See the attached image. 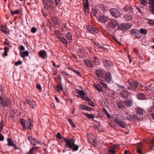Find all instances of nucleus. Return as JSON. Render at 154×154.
<instances>
[{"label":"nucleus","instance_id":"1","mask_svg":"<svg viewBox=\"0 0 154 154\" xmlns=\"http://www.w3.org/2000/svg\"><path fill=\"white\" fill-rule=\"evenodd\" d=\"M59 140L62 143L66 142V147L69 149H72L73 151H77L78 150L79 146L75 144V140L73 138L66 139L64 138L60 133H58Z\"/></svg>","mask_w":154,"mask_h":154},{"label":"nucleus","instance_id":"2","mask_svg":"<svg viewBox=\"0 0 154 154\" xmlns=\"http://www.w3.org/2000/svg\"><path fill=\"white\" fill-rule=\"evenodd\" d=\"M126 84L128 86V89L132 90L135 92L138 91L139 87L142 88L143 87L141 83L137 81H134L132 79H129Z\"/></svg>","mask_w":154,"mask_h":154},{"label":"nucleus","instance_id":"3","mask_svg":"<svg viewBox=\"0 0 154 154\" xmlns=\"http://www.w3.org/2000/svg\"><path fill=\"white\" fill-rule=\"evenodd\" d=\"M124 117L120 115H118L116 118L114 119L115 122L120 127L122 128H125L127 125L124 122L122 121L123 120Z\"/></svg>","mask_w":154,"mask_h":154},{"label":"nucleus","instance_id":"4","mask_svg":"<svg viewBox=\"0 0 154 154\" xmlns=\"http://www.w3.org/2000/svg\"><path fill=\"white\" fill-rule=\"evenodd\" d=\"M0 104L2 106L5 108V107H8L12 105V102L11 100L8 98H6V100L0 96Z\"/></svg>","mask_w":154,"mask_h":154},{"label":"nucleus","instance_id":"5","mask_svg":"<svg viewBox=\"0 0 154 154\" xmlns=\"http://www.w3.org/2000/svg\"><path fill=\"white\" fill-rule=\"evenodd\" d=\"M136 111L137 113L140 116V118L137 119L138 120L140 121L145 118V112L141 108L137 107L136 108Z\"/></svg>","mask_w":154,"mask_h":154},{"label":"nucleus","instance_id":"6","mask_svg":"<svg viewBox=\"0 0 154 154\" xmlns=\"http://www.w3.org/2000/svg\"><path fill=\"white\" fill-rule=\"evenodd\" d=\"M107 24V26L110 28L114 29L118 26V22L114 19H110Z\"/></svg>","mask_w":154,"mask_h":154},{"label":"nucleus","instance_id":"7","mask_svg":"<svg viewBox=\"0 0 154 154\" xmlns=\"http://www.w3.org/2000/svg\"><path fill=\"white\" fill-rule=\"evenodd\" d=\"M118 29L121 30H126L131 27V25L129 23H121L118 25Z\"/></svg>","mask_w":154,"mask_h":154},{"label":"nucleus","instance_id":"8","mask_svg":"<svg viewBox=\"0 0 154 154\" xmlns=\"http://www.w3.org/2000/svg\"><path fill=\"white\" fill-rule=\"evenodd\" d=\"M109 11L111 14L115 18H118L120 16V11L116 8H112Z\"/></svg>","mask_w":154,"mask_h":154},{"label":"nucleus","instance_id":"9","mask_svg":"<svg viewBox=\"0 0 154 154\" xmlns=\"http://www.w3.org/2000/svg\"><path fill=\"white\" fill-rule=\"evenodd\" d=\"M131 34L138 39L140 38L142 36L139 31L136 29H134L131 30Z\"/></svg>","mask_w":154,"mask_h":154},{"label":"nucleus","instance_id":"10","mask_svg":"<svg viewBox=\"0 0 154 154\" xmlns=\"http://www.w3.org/2000/svg\"><path fill=\"white\" fill-rule=\"evenodd\" d=\"M54 0L56 2V5H58V2H57V0ZM52 2L53 3H54L53 0H44V3L45 8H47L50 7L51 6V4Z\"/></svg>","mask_w":154,"mask_h":154},{"label":"nucleus","instance_id":"11","mask_svg":"<svg viewBox=\"0 0 154 154\" xmlns=\"http://www.w3.org/2000/svg\"><path fill=\"white\" fill-rule=\"evenodd\" d=\"M105 81L107 83H110L112 81L111 74L109 72H106L104 76Z\"/></svg>","mask_w":154,"mask_h":154},{"label":"nucleus","instance_id":"12","mask_svg":"<svg viewBox=\"0 0 154 154\" xmlns=\"http://www.w3.org/2000/svg\"><path fill=\"white\" fill-rule=\"evenodd\" d=\"M92 61L94 66H98L100 64V59L95 56H93L92 57Z\"/></svg>","mask_w":154,"mask_h":154},{"label":"nucleus","instance_id":"13","mask_svg":"<svg viewBox=\"0 0 154 154\" xmlns=\"http://www.w3.org/2000/svg\"><path fill=\"white\" fill-rule=\"evenodd\" d=\"M124 103L126 106L129 107H131L133 105L132 100L128 97L125 98Z\"/></svg>","mask_w":154,"mask_h":154},{"label":"nucleus","instance_id":"14","mask_svg":"<svg viewBox=\"0 0 154 154\" xmlns=\"http://www.w3.org/2000/svg\"><path fill=\"white\" fill-rule=\"evenodd\" d=\"M26 101L30 105V106L33 108L34 105L35 104L33 99H31L29 97H27L26 99Z\"/></svg>","mask_w":154,"mask_h":154},{"label":"nucleus","instance_id":"15","mask_svg":"<svg viewBox=\"0 0 154 154\" xmlns=\"http://www.w3.org/2000/svg\"><path fill=\"white\" fill-rule=\"evenodd\" d=\"M105 67L107 69H110L111 66H112V62L109 60H105L104 63Z\"/></svg>","mask_w":154,"mask_h":154},{"label":"nucleus","instance_id":"16","mask_svg":"<svg viewBox=\"0 0 154 154\" xmlns=\"http://www.w3.org/2000/svg\"><path fill=\"white\" fill-rule=\"evenodd\" d=\"M137 117L135 115H129L127 117V119L129 121H135L137 119Z\"/></svg>","mask_w":154,"mask_h":154},{"label":"nucleus","instance_id":"17","mask_svg":"<svg viewBox=\"0 0 154 154\" xmlns=\"http://www.w3.org/2000/svg\"><path fill=\"white\" fill-rule=\"evenodd\" d=\"M84 62L88 67L93 68L94 66L93 62L88 59L84 60Z\"/></svg>","mask_w":154,"mask_h":154},{"label":"nucleus","instance_id":"18","mask_svg":"<svg viewBox=\"0 0 154 154\" xmlns=\"http://www.w3.org/2000/svg\"><path fill=\"white\" fill-rule=\"evenodd\" d=\"M109 19L108 17L105 16H101L99 18L100 21L104 23L106 22Z\"/></svg>","mask_w":154,"mask_h":154},{"label":"nucleus","instance_id":"19","mask_svg":"<svg viewBox=\"0 0 154 154\" xmlns=\"http://www.w3.org/2000/svg\"><path fill=\"white\" fill-rule=\"evenodd\" d=\"M38 54L39 56L43 59L45 58L47 56V52L44 50H42L39 51Z\"/></svg>","mask_w":154,"mask_h":154},{"label":"nucleus","instance_id":"20","mask_svg":"<svg viewBox=\"0 0 154 154\" xmlns=\"http://www.w3.org/2000/svg\"><path fill=\"white\" fill-rule=\"evenodd\" d=\"M120 95L123 98H126L128 96V93L127 91L125 90H122L120 92Z\"/></svg>","mask_w":154,"mask_h":154},{"label":"nucleus","instance_id":"21","mask_svg":"<svg viewBox=\"0 0 154 154\" xmlns=\"http://www.w3.org/2000/svg\"><path fill=\"white\" fill-rule=\"evenodd\" d=\"M79 109L82 110H91L92 109L90 107L87 106L85 104L81 105L79 107Z\"/></svg>","mask_w":154,"mask_h":154},{"label":"nucleus","instance_id":"22","mask_svg":"<svg viewBox=\"0 0 154 154\" xmlns=\"http://www.w3.org/2000/svg\"><path fill=\"white\" fill-rule=\"evenodd\" d=\"M8 142V145L10 146H12L15 147L16 149H17L16 145L13 141H12L10 138H8L7 139Z\"/></svg>","mask_w":154,"mask_h":154},{"label":"nucleus","instance_id":"23","mask_svg":"<svg viewBox=\"0 0 154 154\" xmlns=\"http://www.w3.org/2000/svg\"><path fill=\"white\" fill-rule=\"evenodd\" d=\"M96 73L98 77H102L104 75V73L103 71L100 69L96 70Z\"/></svg>","mask_w":154,"mask_h":154},{"label":"nucleus","instance_id":"24","mask_svg":"<svg viewBox=\"0 0 154 154\" xmlns=\"http://www.w3.org/2000/svg\"><path fill=\"white\" fill-rule=\"evenodd\" d=\"M131 14L128 13L126 15H125L123 17V19L126 21H129L131 20Z\"/></svg>","mask_w":154,"mask_h":154},{"label":"nucleus","instance_id":"25","mask_svg":"<svg viewBox=\"0 0 154 154\" xmlns=\"http://www.w3.org/2000/svg\"><path fill=\"white\" fill-rule=\"evenodd\" d=\"M137 98L139 100L145 99V96L143 93H139L137 95Z\"/></svg>","mask_w":154,"mask_h":154},{"label":"nucleus","instance_id":"26","mask_svg":"<svg viewBox=\"0 0 154 154\" xmlns=\"http://www.w3.org/2000/svg\"><path fill=\"white\" fill-rule=\"evenodd\" d=\"M20 56L23 58H24L26 56H28L29 55V52L27 51H25L24 52H22L21 51H20Z\"/></svg>","mask_w":154,"mask_h":154},{"label":"nucleus","instance_id":"27","mask_svg":"<svg viewBox=\"0 0 154 154\" xmlns=\"http://www.w3.org/2000/svg\"><path fill=\"white\" fill-rule=\"evenodd\" d=\"M27 125L28 128L29 129H31L32 127V123L31 120L29 119H28L27 121Z\"/></svg>","mask_w":154,"mask_h":154},{"label":"nucleus","instance_id":"28","mask_svg":"<svg viewBox=\"0 0 154 154\" xmlns=\"http://www.w3.org/2000/svg\"><path fill=\"white\" fill-rule=\"evenodd\" d=\"M20 122L23 126V130H25L26 129V126L25 120L24 119H20Z\"/></svg>","mask_w":154,"mask_h":154},{"label":"nucleus","instance_id":"29","mask_svg":"<svg viewBox=\"0 0 154 154\" xmlns=\"http://www.w3.org/2000/svg\"><path fill=\"white\" fill-rule=\"evenodd\" d=\"M149 3L151 5L150 10L154 13V0H149Z\"/></svg>","mask_w":154,"mask_h":154},{"label":"nucleus","instance_id":"30","mask_svg":"<svg viewBox=\"0 0 154 154\" xmlns=\"http://www.w3.org/2000/svg\"><path fill=\"white\" fill-rule=\"evenodd\" d=\"M122 10L125 12H131L132 11V9L128 6L127 5L124 7Z\"/></svg>","mask_w":154,"mask_h":154},{"label":"nucleus","instance_id":"31","mask_svg":"<svg viewBox=\"0 0 154 154\" xmlns=\"http://www.w3.org/2000/svg\"><path fill=\"white\" fill-rule=\"evenodd\" d=\"M117 105L118 107L120 108H124V103L123 101H120L117 103Z\"/></svg>","mask_w":154,"mask_h":154},{"label":"nucleus","instance_id":"32","mask_svg":"<svg viewBox=\"0 0 154 154\" xmlns=\"http://www.w3.org/2000/svg\"><path fill=\"white\" fill-rule=\"evenodd\" d=\"M84 5L85 8V11H86L87 10H88V11L89 10V5L88 2H85L84 3Z\"/></svg>","mask_w":154,"mask_h":154},{"label":"nucleus","instance_id":"33","mask_svg":"<svg viewBox=\"0 0 154 154\" xmlns=\"http://www.w3.org/2000/svg\"><path fill=\"white\" fill-rule=\"evenodd\" d=\"M60 42L62 43L65 45H66L67 43V42L66 39L64 38H60L58 37V40ZM59 41H58V42Z\"/></svg>","mask_w":154,"mask_h":154},{"label":"nucleus","instance_id":"34","mask_svg":"<svg viewBox=\"0 0 154 154\" xmlns=\"http://www.w3.org/2000/svg\"><path fill=\"white\" fill-rule=\"evenodd\" d=\"M140 33L141 34L146 35L147 33V30L146 29L143 28L140 29L139 31Z\"/></svg>","mask_w":154,"mask_h":154},{"label":"nucleus","instance_id":"35","mask_svg":"<svg viewBox=\"0 0 154 154\" xmlns=\"http://www.w3.org/2000/svg\"><path fill=\"white\" fill-rule=\"evenodd\" d=\"M85 115L89 119H93L94 118V116L91 114L86 113Z\"/></svg>","mask_w":154,"mask_h":154},{"label":"nucleus","instance_id":"36","mask_svg":"<svg viewBox=\"0 0 154 154\" xmlns=\"http://www.w3.org/2000/svg\"><path fill=\"white\" fill-rule=\"evenodd\" d=\"M31 143L32 145H35L37 143H39V142L37 140L34 138L32 139L31 141L30 142Z\"/></svg>","mask_w":154,"mask_h":154},{"label":"nucleus","instance_id":"37","mask_svg":"<svg viewBox=\"0 0 154 154\" xmlns=\"http://www.w3.org/2000/svg\"><path fill=\"white\" fill-rule=\"evenodd\" d=\"M90 32L93 34H96L99 32V31L98 29L94 27L93 26Z\"/></svg>","mask_w":154,"mask_h":154},{"label":"nucleus","instance_id":"38","mask_svg":"<svg viewBox=\"0 0 154 154\" xmlns=\"http://www.w3.org/2000/svg\"><path fill=\"white\" fill-rule=\"evenodd\" d=\"M90 32L93 34H96L99 32V31L98 29L94 27L93 26Z\"/></svg>","mask_w":154,"mask_h":154},{"label":"nucleus","instance_id":"39","mask_svg":"<svg viewBox=\"0 0 154 154\" xmlns=\"http://www.w3.org/2000/svg\"><path fill=\"white\" fill-rule=\"evenodd\" d=\"M90 32L93 34H96L99 32V31L98 29L94 27L93 26Z\"/></svg>","mask_w":154,"mask_h":154},{"label":"nucleus","instance_id":"40","mask_svg":"<svg viewBox=\"0 0 154 154\" xmlns=\"http://www.w3.org/2000/svg\"><path fill=\"white\" fill-rule=\"evenodd\" d=\"M0 29L2 32L5 34H7L8 33V31L7 30V29L5 26H2Z\"/></svg>","mask_w":154,"mask_h":154},{"label":"nucleus","instance_id":"41","mask_svg":"<svg viewBox=\"0 0 154 154\" xmlns=\"http://www.w3.org/2000/svg\"><path fill=\"white\" fill-rule=\"evenodd\" d=\"M93 43L97 46L99 47L100 49L104 50L105 48L103 47V46L98 42L94 41Z\"/></svg>","mask_w":154,"mask_h":154},{"label":"nucleus","instance_id":"42","mask_svg":"<svg viewBox=\"0 0 154 154\" xmlns=\"http://www.w3.org/2000/svg\"><path fill=\"white\" fill-rule=\"evenodd\" d=\"M95 87L98 91L101 92L103 91V89L100 85L97 84L95 85Z\"/></svg>","mask_w":154,"mask_h":154},{"label":"nucleus","instance_id":"43","mask_svg":"<svg viewBox=\"0 0 154 154\" xmlns=\"http://www.w3.org/2000/svg\"><path fill=\"white\" fill-rule=\"evenodd\" d=\"M76 92L80 96H83L85 95V93L82 90L77 89L76 90Z\"/></svg>","mask_w":154,"mask_h":154},{"label":"nucleus","instance_id":"44","mask_svg":"<svg viewBox=\"0 0 154 154\" xmlns=\"http://www.w3.org/2000/svg\"><path fill=\"white\" fill-rule=\"evenodd\" d=\"M52 20L54 24L57 25L58 24V19L57 17H52Z\"/></svg>","mask_w":154,"mask_h":154},{"label":"nucleus","instance_id":"45","mask_svg":"<svg viewBox=\"0 0 154 154\" xmlns=\"http://www.w3.org/2000/svg\"><path fill=\"white\" fill-rule=\"evenodd\" d=\"M67 39L69 41L72 40V36L70 33H68L66 35Z\"/></svg>","mask_w":154,"mask_h":154},{"label":"nucleus","instance_id":"46","mask_svg":"<svg viewBox=\"0 0 154 154\" xmlns=\"http://www.w3.org/2000/svg\"><path fill=\"white\" fill-rule=\"evenodd\" d=\"M20 9H18L15 11H11V14L13 15L15 14H18L20 12Z\"/></svg>","mask_w":154,"mask_h":154},{"label":"nucleus","instance_id":"47","mask_svg":"<svg viewBox=\"0 0 154 154\" xmlns=\"http://www.w3.org/2000/svg\"><path fill=\"white\" fill-rule=\"evenodd\" d=\"M140 2L142 4L144 5H147V3L145 0H139Z\"/></svg>","mask_w":154,"mask_h":154},{"label":"nucleus","instance_id":"48","mask_svg":"<svg viewBox=\"0 0 154 154\" xmlns=\"http://www.w3.org/2000/svg\"><path fill=\"white\" fill-rule=\"evenodd\" d=\"M68 122H69L70 124L73 127H75V124L73 122L72 120L71 119H69L68 120Z\"/></svg>","mask_w":154,"mask_h":154},{"label":"nucleus","instance_id":"49","mask_svg":"<svg viewBox=\"0 0 154 154\" xmlns=\"http://www.w3.org/2000/svg\"><path fill=\"white\" fill-rule=\"evenodd\" d=\"M58 92L60 91H62L63 90V87L61 84L60 83L59 84H58Z\"/></svg>","mask_w":154,"mask_h":154},{"label":"nucleus","instance_id":"50","mask_svg":"<svg viewBox=\"0 0 154 154\" xmlns=\"http://www.w3.org/2000/svg\"><path fill=\"white\" fill-rule=\"evenodd\" d=\"M9 49V48L7 47H5L4 48V52L3 54V55L5 56H6L7 55V50H8Z\"/></svg>","mask_w":154,"mask_h":154},{"label":"nucleus","instance_id":"51","mask_svg":"<svg viewBox=\"0 0 154 154\" xmlns=\"http://www.w3.org/2000/svg\"><path fill=\"white\" fill-rule=\"evenodd\" d=\"M93 26H87V29L88 31L90 32Z\"/></svg>","mask_w":154,"mask_h":154},{"label":"nucleus","instance_id":"52","mask_svg":"<svg viewBox=\"0 0 154 154\" xmlns=\"http://www.w3.org/2000/svg\"><path fill=\"white\" fill-rule=\"evenodd\" d=\"M22 62L20 60L18 61L17 62H16L15 63V65L17 66L20 65L22 64Z\"/></svg>","mask_w":154,"mask_h":154},{"label":"nucleus","instance_id":"53","mask_svg":"<svg viewBox=\"0 0 154 154\" xmlns=\"http://www.w3.org/2000/svg\"><path fill=\"white\" fill-rule=\"evenodd\" d=\"M3 126V120H2L0 122V131H1L2 130V129Z\"/></svg>","mask_w":154,"mask_h":154},{"label":"nucleus","instance_id":"54","mask_svg":"<svg viewBox=\"0 0 154 154\" xmlns=\"http://www.w3.org/2000/svg\"><path fill=\"white\" fill-rule=\"evenodd\" d=\"M74 72L76 73L80 77H82V75L81 73L78 70H75Z\"/></svg>","mask_w":154,"mask_h":154},{"label":"nucleus","instance_id":"55","mask_svg":"<svg viewBox=\"0 0 154 154\" xmlns=\"http://www.w3.org/2000/svg\"><path fill=\"white\" fill-rule=\"evenodd\" d=\"M93 13L92 14L94 16H96V15L97 14V11L96 10V9H93Z\"/></svg>","mask_w":154,"mask_h":154},{"label":"nucleus","instance_id":"56","mask_svg":"<svg viewBox=\"0 0 154 154\" xmlns=\"http://www.w3.org/2000/svg\"><path fill=\"white\" fill-rule=\"evenodd\" d=\"M36 88L40 90H42V88L41 86L39 84H37L36 85Z\"/></svg>","mask_w":154,"mask_h":154},{"label":"nucleus","instance_id":"57","mask_svg":"<svg viewBox=\"0 0 154 154\" xmlns=\"http://www.w3.org/2000/svg\"><path fill=\"white\" fill-rule=\"evenodd\" d=\"M109 152L110 154H115L116 153V152L114 150L112 149H110L109 150Z\"/></svg>","mask_w":154,"mask_h":154},{"label":"nucleus","instance_id":"58","mask_svg":"<svg viewBox=\"0 0 154 154\" xmlns=\"http://www.w3.org/2000/svg\"><path fill=\"white\" fill-rule=\"evenodd\" d=\"M36 28L35 27L32 28L31 29V32H32L35 33L36 31Z\"/></svg>","mask_w":154,"mask_h":154},{"label":"nucleus","instance_id":"59","mask_svg":"<svg viewBox=\"0 0 154 154\" xmlns=\"http://www.w3.org/2000/svg\"><path fill=\"white\" fill-rule=\"evenodd\" d=\"M136 152H137L138 153V154H143L142 153V152L141 151V150L139 149V148H137L136 150Z\"/></svg>","mask_w":154,"mask_h":154},{"label":"nucleus","instance_id":"60","mask_svg":"<svg viewBox=\"0 0 154 154\" xmlns=\"http://www.w3.org/2000/svg\"><path fill=\"white\" fill-rule=\"evenodd\" d=\"M88 105H89L90 106H94V103L92 101H90L89 102V103H88Z\"/></svg>","mask_w":154,"mask_h":154},{"label":"nucleus","instance_id":"61","mask_svg":"<svg viewBox=\"0 0 154 154\" xmlns=\"http://www.w3.org/2000/svg\"><path fill=\"white\" fill-rule=\"evenodd\" d=\"M4 136L2 135L0 133V141H3L4 140Z\"/></svg>","mask_w":154,"mask_h":154},{"label":"nucleus","instance_id":"62","mask_svg":"<svg viewBox=\"0 0 154 154\" xmlns=\"http://www.w3.org/2000/svg\"><path fill=\"white\" fill-rule=\"evenodd\" d=\"M143 8L142 7H140L139 8H138V7L137 8V10H138V11L141 13H142L141 10V9Z\"/></svg>","mask_w":154,"mask_h":154},{"label":"nucleus","instance_id":"63","mask_svg":"<svg viewBox=\"0 0 154 154\" xmlns=\"http://www.w3.org/2000/svg\"><path fill=\"white\" fill-rule=\"evenodd\" d=\"M105 114L106 115L107 117L109 119H110L111 118V116L109 114V113L107 112L106 113H105Z\"/></svg>","mask_w":154,"mask_h":154},{"label":"nucleus","instance_id":"64","mask_svg":"<svg viewBox=\"0 0 154 154\" xmlns=\"http://www.w3.org/2000/svg\"><path fill=\"white\" fill-rule=\"evenodd\" d=\"M149 23L150 24H154V20H149L148 21Z\"/></svg>","mask_w":154,"mask_h":154}]
</instances>
